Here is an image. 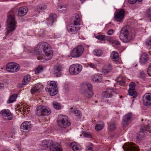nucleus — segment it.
Returning a JSON list of instances; mask_svg holds the SVG:
<instances>
[{
    "label": "nucleus",
    "mask_w": 151,
    "mask_h": 151,
    "mask_svg": "<svg viewBox=\"0 0 151 151\" xmlns=\"http://www.w3.org/2000/svg\"><path fill=\"white\" fill-rule=\"evenodd\" d=\"M147 132H149L150 133H151V126H141L140 131L137 136V139L138 140L142 139L145 136V133Z\"/></svg>",
    "instance_id": "9"
},
{
    "label": "nucleus",
    "mask_w": 151,
    "mask_h": 151,
    "mask_svg": "<svg viewBox=\"0 0 151 151\" xmlns=\"http://www.w3.org/2000/svg\"><path fill=\"white\" fill-rule=\"evenodd\" d=\"M143 0H128L129 3L131 4H135L137 1L139 2H141Z\"/></svg>",
    "instance_id": "49"
},
{
    "label": "nucleus",
    "mask_w": 151,
    "mask_h": 151,
    "mask_svg": "<svg viewBox=\"0 0 151 151\" xmlns=\"http://www.w3.org/2000/svg\"><path fill=\"white\" fill-rule=\"evenodd\" d=\"M147 12L149 16L151 17V8L148 9L147 10Z\"/></svg>",
    "instance_id": "54"
},
{
    "label": "nucleus",
    "mask_w": 151,
    "mask_h": 151,
    "mask_svg": "<svg viewBox=\"0 0 151 151\" xmlns=\"http://www.w3.org/2000/svg\"><path fill=\"white\" fill-rule=\"evenodd\" d=\"M109 129L111 131H113L116 128V122L114 121H111L109 126Z\"/></svg>",
    "instance_id": "37"
},
{
    "label": "nucleus",
    "mask_w": 151,
    "mask_h": 151,
    "mask_svg": "<svg viewBox=\"0 0 151 151\" xmlns=\"http://www.w3.org/2000/svg\"><path fill=\"white\" fill-rule=\"evenodd\" d=\"M93 54L97 56H99L101 54V50H95L93 52Z\"/></svg>",
    "instance_id": "41"
},
{
    "label": "nucleus",
    "mask_w": 151,
    "mask_h": 151,
    "mask_svg": "<svg viewBox=\"0 0 151 151\" xmlns=\"http://www.w3.org/2000/svg\"><path fill=\"white\" fill-rule=\"evenodd\" d=\"M68 119V117L66 116L59 115L57 121L58 126L62 128H65L69 126L70 123Z\"/></svg>",
    "instance_id": "5"
},
{
    "label": "nucleus",
    "mask_w": 151,
    "mask_h": 151,
    "mask_svg": "<svg viewBox=\"0 0 151 151\" xmlns=\"http://www.w3.org/2000/svg\"><path fill=\"white\" fill-rule=\"evenodd\" d=\"M18 149H19V147H18Z\"/></svg>",
    "instance_id": "61"
},
{
    "label": "nucleus",
    "mask_w": 151,
    "mask_h": 151,
    "mask_svg": "<svg viewBox=\"0 0 151 151\" xmlns=\"http://www.w3.org/2000/svg\"><path fill=\"white\" fill-rule=\"evenodd\" d=\"M63 70L62 66L61 64L58 65L54 66L53 69V71L54 76L56 77L61 76L62 75L61 72Z\"/></svg>",
    "instance_id": "14"
},
{
    "label": "nucleus",
    "mask_w": 151,
    "mask_h": 151,
    "mask_svg": "<svg viewBox=\"0 0 151 151\" xmlns=\"http://www.w3.org/2000/svg\"><path fill=\"white\" fill-rule=\"evenodd\" d=\"M125 14V11L123 9H120L117 13L114 14V19L118 22H122Z\"/></svg>",
    "instance_id": "11"
},
{
    "label": "nucleus",
    "mask_w": 151,
    "mask_h": 151,
    "mask_svg": "<svg viewBox=\"0 0 151 151\" xmlns=\"http://www.w3.org/2000/svg\"><path fill=\"white\" fill-rule=\"evenodd\" d=\"M88 65L90 68L94 69H97V65L96 64L89 63H87Z\"/></svg>",
    "instance_id": "42"
},
{
    "label": "nucleus",
    "mask_w": 151,
    "mask_h": 151,
    "mask_svg": "<svg viewBox=\"0 0 151 151\" xmlns=\"http://www.w3.org/2000/svg\"><path fill=\"white\" fill-rule=\"evenodd\" d=\"M80 19L79 15L78 14H75V19L73 21V25L79 26L80 25Z\"/></svg>",
    "instance_id": "30"
},
{
    "label": "nucleus",
    "mask_w": 151,
    "mask_h": 151,
    "mask_svg": "<svg viewBox=\"0 0 151 151\" xmlns=\"http://www.w3.org/2000/svg\"><path fill=\"white\" fill-rule=\"evenodd\" d=\"M55 143L53 142L52 140H45L42 142L41 145L42 147H43L42 149H45L49 147L50 149L51 146Z\"/></svg>",
    "instance_id": "19"
},
{
    "label": "nucleus",
    "mask_w": 151,
    "mask_h": 151,
    "mask_svg": "<svg viewBox=\"0 0 151 151\" xmlns=\"http://www.w3.org/2000/svg\"><path fill=\"white\" fill-rule=\"evenodd\" d=\"M132 117V114L131 113L127 114L123 116L122 124L124 126H127L129 123Z\"/></svg>",
    "instance_id": "17"
},
{
    "label": "nucleus",
    "mask_w": 151,
    "mask_h": 151,
    "mask_svg": "<svg viewBox=\"0 0 151 151\" xmlns=\"http://www.w3.org/2000/svg\"><path fill=\"white\" fill-rule=\"evenodd\" d=\"M82 66L76 64L71 65L69 68V72L72 75H76L80 73L82 69Z\"/></svg>",
    "instance_id": "10"
},
{
    "label": "nucleus",
    "mask_w": 151,
    "mask_h": 151,
    "mask_svg": "<svg viewBox=\"0 0 151 151\" xmlns=\"http://www.w3.org/2000/svg\"><path fill=\"white\" fill-rule=\"evenodd\" d=\"M69 111L72 113H74L76 116L78 118L81 117V112L79 110H77L75 107H71Z\"/></svg>",
    "instance_id": "27"
},
{
    "label": "nucleus",
    "mask_w": 151,
    "mask_h": 151,
    "mask_svg": "<svg viewBox=\"0 0 151 151\" xmlns=\"http://www.w3.org/2000/svg\"><path fill=\"white\" fill-rule=\"evenodd\" d=\"M112 70V67L111 65L105 66L102 69V72L104 73L111 72Z\"/></svg>",
    "instance_id": "32"
},
{
    "label": "nucleus",
    "mask_w": 151,
    "mask_h": 151,
    "mask_svg": "<svg viewBox=\"0 0 151 151\" xmlns=\"http://www.w3.org/2000/svg\"><path fill=\"white\" fill-rule=\"evenodd\" d=\"M129 32V26L124 27L121 29L119 37L120 39L123 42L128 43L134 38L132 37L130 35Z\"/></svg>",
    "instance_id": "2"
},
{
    "label": "nucleus",
    "mask_w": 151,
    "mask_h": 151,
    "mask_svg": "<svg viewBox=\"0 0 151 151\" xmlns=\"http://www.w3.org/2000/svg\"><path fill=\"white\" fill-rule=\"evenodd\" d=\"M129 89H131L132 90H135V84L133 82H132L130 83L129 85Z\"/></svg>",
    "instance_id": "45"
},
{
    "label": "nucleus",
    "mask_w": 151,
    "mask_h": 151,
    "mask_svg": "<svg viewBox=\"0 0 151 151\" xmlns=\"http://www.w3.org/2000/svg\"><path fill=\"white\" fill-rule=\"evenodd\" d=\"M148 60V55L147 53H142L140 57L139 61L141 64H145Z\"/></svg>",
    "instance_id": "21"
},
{
    "label": "nucleus",
    "mask_w": 151,
    "mask_h": 151,
    "mask_svg": "<svg viewBox=\"0 0 151 151\" xmlns=\"http://www.w3.org/2000/svg\"><path fill=\"white\" fill-rule=\"evenodd\" d=\"M38 60H42L45 57L46 60H49L52 58L53 52L50 45L47 43L42 42L39 43L35 49Z\"/></svg>",
    "instance_id": "1"
},
{
    "label": "nucleus",
    "mask_w": 151,
    "mask_h": 151,
    "mask_svg": "<svg viewBox=\"0 0 151 151\" xmlns=\"http://www.w3.org/2000/svg\"><path fill=\"white\" fill-rule=\"evenodd\" d=\"M95 102H96V103H97V101H96Z\"/></svg>",
    "instance_id": "60"
},
{
    "label": "nucleus",
    "mask_w": 151,
    "mask_h": 151,
    "mask_svg": "<svg viewBox=\"0 0 151 151\" xmlns=\"http://www.w3.org/2000/svg\"><path fill=\"white\" fill-rule=\"evenodd\" d=\"M52 105L53 107L55 109L59 110L61 108V106L60 104L58 102H53Z\"/></svg>",
    "instance_id": "40"
},
{
    "label": "nucleus",
    "mask_w": 151,
    "mask_h": 151,
    "mask_svg": "<svg viewBox=\"0 0 151 151\" xmlns=\"http://www.w3.org/2000/svg\"><path fill=\"white\" fill-rule=\"evenodd\" d=\"M7 23L8 27L7 31L8 33H9L14 31L16 27L14 13L12 11H10L8 13Z\"/></svg>",
    "instance_id": "4"
},
{
    "label": "nucleus",
    "mask_w": 151,
    "mask_h": 151,
    "mask_svg": "<svg viewBox=\"0 0 151 151\" xmlns=\"http://www.w3.org/2000/svg\"><path fill=\"white\" fill-rule=\"evenodd\" d=\"M45 89L51 96H53L55 95L58 93L56 82L53 81L48 82Z\"/></svg>",
    "instance_id": "6"
},
{
    "label": "nucleus",
    "mask_w": 151,
    "mask_h": 151,
    "mask_svg": "<svg viewBox=\"0 0 151 151\" xmlns=\"http://www.w3.org/2000/svg\"><path fill=\"white\" fill-rule=\"evenodd\" d=\"M46 8V6L42 4H40L35 8V10L36 12L40 13L41 11H43Z\"/></svg>",
    "instance_id": "34"
},
{
    "label": "nucleus",
    "mask_w": 151,
    "mask_h": 151,
    "mask_svg": "<svg viewBox=\"0 0 151 151\" xmlns=\"http://www.w3.org/2000/svg\"><path fill=\"white\" fill-rule=\"evenodd\" d=\"M106 92L108 93L109 96H110V97H112L115 93L114 92L113 89H107L106 91Z\"/></svg>",
    "instance_id": "39"
},
{
    "label": "nucleus",
    "mask_w": 151,
    "mask_h": 151,
    "mask_svg": "<svg viewBox=\"0 0 151 151\" xmlns=\"http://www.w3.org/2000/svg\"><path fill=\"white\" fill-rule=\"evenodd\" d=\"M143 104L145 106L151 105V94H146L143 96Z\"/></svg>",
    "instance_id": "18"
},
{
    "label": "nucleus",
    "mask_w": 151,
    "mask_h": 151,
    "mask_svg": "<svg viewBox=\"0 0 151 151\" xmlns=\"http://www.w3.org/2000/svg\"><path fill=\"white\" fill-rule=\"evenodd\" d=\"M146 76V75L144 72L142 71L140 73L139 77L143 79H145Z\"/></svg>",
    "instance_id": "50"
},
{
    "label": "nucleus",
    "mask_w": 151,
    "mask_h": 151,
    "mask_svg": "<svg viewBox=\"0 0 151 151\" xmlns=\"http://www.w3.org/2000/svg\"><path fill=\"white\" fill-rule=\"evenodd\" d=\"M104 127V124L103 122H100L96 124L95 129L96 130L99 131L101 130Z\"/></svg>",
    "instance_id": "33"
},
{
    "label": "nucleus",
    "mask_w": 151,
    "mask_h": 151,
    "mask_svg": "<svg viewBox=\"0 0 151 151\" xmlns=\"http://www.w3.org/2000/svg\"><path fill=\"white\" fill-rule=\"evenodd\" d=\"M102 96L103 98H110V96L108 94L107 92H106V91H104L102 93Z\"/></svg>",
    "instance_id": "46"
},
{
    "label": "nucleus",
    "mask_w": 151,
    "mask_h": 151,
    "mask_svg": "<svg viewBox=\"0 0 151 151\" xmlns=\"http://www.w3.org/2000/svg\"><path fill=\"white\" fill-rule=\"evenodd\" d=\"M96 38L101 41H103L105 40V36L104 35H97L96 36Z\"/></svg>",
    "instance_id": "44"
},
{
    "label": "nucleus",
    "mask_w": 151,
    "mask_h": 151,
    "mask_svg": "<svg viewBox=\"0 0 151 151\" xmlns=\"http://www.w3.org/2000/svg\"><path fill=\"white\" fill-rule=\"evenodd\" d=\"M82 134L85 137L88 138L91 137V135L89 133H88L86 132L83 131L82 132Z\"/></svg>",
    "instance_id": "47"
},
{
    "label": "nucleus",
    "mask_w": 151,
    "mask_h": 151,
    "mask_svg": "<svg viewBox=\"0 0 151 151\" xmlns=\"http://www.w3.org/2000/svg\"><path fill=\"white\" fill-rule=\"evenodd\" d=\"M43 67L42 65L39 66L35 71L36 74L39 73L43 70Z\"/></svg>",
    "instance_id": "43"
},
{
    "label": "nucleus",
    "mask_w": 151,
    "mask_h": 151,
    "mask_svg": "<svg viewBox=\"0 0 151 151\" xmlns=\"http://www.w3.org/2000/svg\"><path fill=\"white\" fill-rule=\"evenodd\" d=\"M27 8L26 7H21L19 8L18 10V16L20 17L23 16L27 14Z\"/></svg>",
    "instance_id": "23"
},
{
    "label": "nucleus",
    "mask_w": 151,
    "mask_h": 151,
    "mask_svg": "<svg viewBox=\"0 0 151 151\" xmlns=\"http://www.w3.org/2000/svg\"><path fill=\"white\" fill-rule=\"evenodd\" d=\"M30 48L29 47H26L25 48V50L27 49L28 52H30L31 51V50H30Z\"/></svg>",
    "instance_id": "58"
},
{
    "label": "nucleus",
    "mask_w": 151,
    "mask_h": 151,
    "mask_svg": "<svg viewBox=\"0 0 151 151\" xmlns=\"http://www.w3.org/2000/svg\"><path fill=\"white\" fill-rule=\"evenodd\" d=\"M116 82L117 84L124 86L125 83V78L122 76H120L116 79Z\"/></svg>",
    "instance_id": "31"
},
{
    "label": "nucleus",
    "mask_w": 151,
    "mask_h": 151,
    "mask_svg": "<svg viewBox=\"0 0 151 151\" xmlns=\"http://www.w3.org/2000/svg\"><path fill=\"white\" fill-rule=\"evenodd\" d=\"M6 68L9 72L15 73L17 72L20 68L18 64L16 63H10L7 64Z\"/></svg>",
    "instance_id": "12"
},
{
    "label": "nucleus",
    "mask_w": 151,
    "mask_h": 151,
    "mask_svg": "<svg viewBox=\"0 0 151 151\" xmlns=\"http://www.w3.org/2000/svg\"><path fill=\"white\" fill-rule=\"evenodd\" d=\"M142 120L143 121V119H142Z\"/></svg>",
    "instance_id": "62"
},
{
    "label": "nucleus",
    "mask_w": 151,
    "mask_h": 151,
    "mask_svg": "<svg viewBox=\"0 0 151 151\" xmlns=\"http://www.w3.org/2000/svg\"><path fill=\"white\" fill-rule=\"evenodd\" d=\"M91 79L93 82L96 83L100 82L101 81L102 79L101 75L95 74L91 77Z\"/></svg>",
    "instance_id": "26"
},
{
    "label": "nucleus",
    "mask_w": 151,
    "mask_h": 151,
    "mask_svg": "<svg viewBox=\"0 0 151 151\" xmlns=\"http://www.w3.org/2000/svg\"><path fill=\"white\" fill-rule=\"evenodd\" d=\"M80 29V27L79 26L73 25L68 27V30L69 32H71L73 34H75L78 32Z\"/></svg>",
    "instance_id": "22"
},
{
    "label": "nucleus",
    "mask_w": 151,
    "mask_h": 151,
    "mask_svg": "<svg viewBox=\"0 0 151 151\" xmlns=\"http://www.w3.org/2000/svg\"><path fill=\"white\" fill-rule=\"evenodd\" d=\"M70 146L73 151H80L81 150L80 146L76 142L70 143Z\"/></svg>",
    "instance_id": "25"
},
{
    "label": "nucleus",
    "mask_w": 151,
    "mask_h": 151,
    "mask_svg": "<svg viewBox=\"0 0 151 151\" xmlns=\"http://www.w3.org/2000/svg\"><path fill=\"white\" fill-rule=\"evenodd\" d=\"M146 43L149 45H151V39L149 40L146 41Z\"/></svg>",
    "instance_id": "56"
},
{
    "label": "nucleus",
    "mask_w": 151,
    "mask_h": 151,
    "mask_svg": "<svg viewBox=\"0 0 151 151\" xmlns=\"http://www.w3.org/2000/svg\"><path fill=\"white\" fill-rule=\"evenodd\" d=\"M108 41H109V42L113 43L114 40L112 38L110 37L108 38Z\"/></svg>",
    "instance_id": "57"
},
{
    "label": "nucleus",
    "mask_w": 151,
    "mask_h": 151,
    "mask_svg": "<svg viewBox=\"0 0 151 151\" xmlns=\"http://www.w3.org/2000/svg\"><path fill=\"white\" fill-rule=\"evenodd\" d=\"M93 147V145L91 143H89L87 147V151H94L92 150Z\"/></svg>",
    "instance_id": "48"
},
{
    "label": "nucleus",
    "mask_w": 151,
    "mask_h": 151,
    "mask_svg": "<svg viewBox=\"0 0 151 151\" xmlns=\"http://www.w3.org/2000/svg\"><path fill=\"white\" fill-rule=\"evenodd\" d=\"M113 43L116 45H119L120 44L119 42L116 40H114Z\"/></svg>",
    "instance_id": "55"
},
{
    "label": "nucleus",
    "mask_w": 151,
    "mask_h": 151,
    "mask_svg": "<svg viewBox=\"0 0 151 151\" xmlns=\"http://www.w3.org/2000/svg\"><path fill=\"white\" fill-rule=\"evenodd\" d=\"M114 33V30L113 29H110L107 32V34L109 35H112Z\"/></svg>",
    "instance_id": "52"
},
{
    "label": "nucleus",
    "mask_w": 151,
    "mask_h": 151,
    "mask_svg": "<svg viewBox=\"0 0 151 151\" xmlns=\"http://www.w3.org/2000/svg\"><path fill=\"white\" fill-rule=\"evenodd\" d=\"M50 109L44 106H39L36 110V114L39 116H47L51 113Z\"/></svg>",
    "instance_id": "7"
},
{
    "label": "nucleus",
    "mask_w": 151,
    "mask_h": 151,
    "mask_svg": "<svg viewBox=\"0 0 151 151\" xmlns=\"http://www.w3.org/2000/svg\"><path fill=\"white\" fill-rule=\"evenodd\" d=\"M58 8L61 9H63L61 11H65L66 10L65 6V5H59L58 6Z\"/></svg>",
    "instance_id": "53"
},
{
    "label": "nucleus",
    "mask_w": 151,
    "mask_h": 151,
    "mask_svg": "<svg viewBox=\"0 0 151 151\" xmlns=\"http://www.w3.org/2000/svg\"><path fill=\"white\" fill-rule=\"evenodd\" d=\"M0 113L4 120H10L12 118V114L9 110H3L0 112Z\"/></svg>",
    "instance_id": "15"
},
{
    "label": "nucleus",
    "mask_w": 151,
    "mask_h": 151,
    "mask_svg": "<svg viewBox=\"0 0 151 151\" xmlns=\"http://www.w3.org/2000/svg\"><path fill=\"white\" fill-rule=\"evenodd\" d=\"M84 50V48L82 45H78L72 50L71 53V56L75 58L80 57L83 54Z\"/></svg>",
    "instance_id": "8"
},
{
    "label": "nucleus",
    "mask_w": 151,
    "mask_h": 151,
    "mask_svg": "<svg viewBox=\"0 0 151 151\" xmlns=\"http://www.w3.org/2000/svg\"><path fill=\"white\" fill-rule=\"evenodd\" d=\"M125 145L123 147L126 151H139L137 146L132 142L126 143Z\"/></svg>",
    "instance_id": "13"
},
{
    "label": "nucleus",
    "mask_w": 151,
    "mask_h": 151,
    "mask_svg": "<svg viewBox=\"0 0 151 151\" xmlns=\"http://www.w3.org/2000/svg\"><path fill=\"white\" fill-rule=\"evenodd\" d=\"M102 151V150H101V151Z\"/></svg>",
    "instance_id": "63"
},
{
    "label": "nucleus",
    "mask_w": 151,
    "mask_h": 151,
    "mask_svg": "<svg viewBox=\"0 0 151 151\" xmlns=\"http://www.w3.org/2000/svg\"><path fill=\"white\" fill-rule=\"evenodd\" d=\"M147 72L148 75L151 76V64L150 65L148 68Z\"/></svg>",
    "instance_id": "51"
},
{
    "label": "nucleus",
    "mask_w": 151,
    "mask_h": 151,
    "mask_svg": "<svg viewBox=\"0 0 151 151\" xmlns=\"http://www.w3.org/2000/svg\"><path fill=\"white\" fill-rule=\"evenodd\" d=\"M31 127L30 122L26 121L22 124L21 126V129L23 130H27L30 128Z\"/></svg>",
    "instance_id": "24"
},
{
    "label": "nucleus",
    "mask_w": 151,
    "mask_h": 151,
    "mask_svg": "<svg viewBox=\"0 0 151 151\" xmlns=\"http://www.w3.org/2000/svg\"><path fill=\"white\" fill-rule=\"evenodd\" d=\"M30 80V77L29 75H26L24 77L22 81V84L26 85L28 83Z\"/></svg>",
    "instance_id": "35"
},
{
    "label": "nucleus",
    "mask_w": 151,
    "mask_h": 151,
    "mask_svg": "<svg viewBox=\"0 0 151 151\" xmlns=\"http://www.w3.org/2000/svg\"><path fill=\"white\" fill-rule=\"evenodd\" d=\"M4 86V85L3 83H0V88H2Z\"/></svg>",
    "instance_id": "59"
},
{
    "label": "nucleus",
    "mask_w": 151,
    "mask_h": 151,
    "mask_svg": "<svg viewBox=\"0 0 151 151\" xmlns=\"http://www.w3.org/2000/svg\"><path fill=\"white\" fill-rule=\"evenodd\" d=\"M128 93L129 95L133 96V98H135L136 97L137 93L135 90L129 89Z\"/></svg>",
    "instance_id": "38"
},
{
    "label": "nucleus",
    "mask_w": 151,
    "mask_h": 151,
    "mask_svg": "<svg viewBox=\"0 0 151 151\" xmlns=\"http://www.w3.org/2000/svg\"><path fill=\"white\" fill-rule=\"evenodd\" d=\"M59 143L56 142L51 146L50 151H62Z\"/></svg>",
    "instance_id": "28"
},
{
    "label": "nucleus",
    "mask_w": 151,
    "mask_h": 151,
    "mask_svg": "<svg viewBox=\"0 0 151 151\" xmlns=\"http://www.w3.org/2000/svg\"><path fill=\"white\" fill-rule=\"evenodd\" d=\"M17 97V95L16 94H14L12 95L9 98L8 101V103H12L16 101V99Z\"/></svg>",
    "instance_id": "36"
},
{
    "label": "nucleus",
    "mask_w": 151,
    "mask_h": 151,
    "mask_svg": "<svg viewBox=\"0 0 151 151\" xmlns=\"http://www.w3.org/2000/svg\"><path fill=\"white\" fill-rule=\"evenodd\" d=\"M111 57L113 61L115 62L117 61L119 58L118 53L115 51L112 52L111 55Z\"/></svg>",
    "instance_id": "29"
},
{
    "label": "nucleus",
    "mask_w": 151,
    "mask_h": 151,
    "mask_svg": "<svg viewBox=\"0 0 151 151\" xmlns=\"http://www.w3.org/2000/svg\"><path fill=\"white\" fill-rule=\"evenodd\" d=\"M43 88V85L40 83L35 84L31 89V92L32 94H34L37 92H39V91Z\"/></svg>",
    "instance_id": "16"
},
{
    "label": "nucleus",
    "mask_w": 151,
    "mask_h": 151,
    "mask_svg": "<svg viewBox=\"0 0 151 151\" xmlns=\"http://www.w3.org/2000/svg\"><path fill=\"white\" fill-rule=\"evenodd\" d=\"M81 88V92L86 99H90L93 96L92 87L91 84L87 83L82 84Z\"/></svg>",
    "instance_id": "3"
},
{
    "label": "nucleus",
    "mask_w": 151,
    "mask_h": 151,
    "mask_svg": "<svg viewBox=\"0 0 151 151\" xmlns=\"http://www.w3.org/2000/svg\"><path fill=\"white\" fill-rule=\"evenodd\" d=\"M57 18V15L55 14H51L47 20V24L48 26H51L55 22Z\"/></svg>",
    "instance_id": "20"
}]
</instances>
